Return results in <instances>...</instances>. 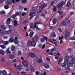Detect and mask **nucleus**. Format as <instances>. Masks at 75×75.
I'll list each match as a JSON object with an SVG mask.
<instances>
[{
  "label": "nucleus",
  "instance_id": "nucleus-55",
  "mask_svg": "<svg viewBox=\"0 0 75 75\" xmlns=\"http://www.w3.org/2000/svg\"><path fill=\"white\" fill-rule=\"evenodd\" d=\"M38 62L40 64L41 63H42V59H39V61Z\"/></svg>",
  "mask_w": 75,
  "mask_h": 75
},
{
  "label": "nucleus",
  "instance_id": "nucleus-5",
  "mask_svg": "<svg viewBox=\"0 0 75 75\" xmlns=\"http://www.w3.org/2000/svg\"><path fill=\"white\" fill-rule=\"evenodd\" d=\"M29 56L30 57L33 58H35V60L37 62H38L40 59L36 57V55L35 54L32 53L29 54Z\"/></svg>",
  "mask_w": 75,
  "mask_h": 75
},
{
  "label": "nucleus",
  "instance_id": "nucleus-44",
  "mask_svg": "<svg viewBox=\"0 0 75 75\" xmlns=\"http://www.w3.org/2000/svg\"><path fill=\"white\" fill-rule=\"evenodd\" d=\"M57 21L56 19H54L53 20V23L54 24H55L56 23H57Z\"/></svg>",
  "mask_w": 75,
  "mask_h": 75
},
{
  "label": "nucleus",
  "instance_id": "nucleus-31",
  "mask_svg": "<svg viewBox=\"0 0 75 75\" xmlns=\"http://www.w3.org/2000/svg\"><path fill=\"white\" fill-rule=\"evenodd\" d=\"M9 42H14V39L13 38H10Z\"/></svg>",
  "mask_w": 75,
  "mask_h": 75
},
{
  "label": "nucleus",
  "instance_id": "nucleus-14",
  "mask_svg": "<svg viewBox=\"0 0 75 75\" xmlns=\"http://www.w3.org/2000/svg\"><path fill=\"white\" fill-rule=\"evenodd\" d=\"M22 64H23L24 66H25V67H28V63L25 61H23Z\"/></svg>",
  "mask_w": 75,
  "mask_h": 75
},
{
  "label": "nucleus",
  "instance_id": "nucleus-1",
  "mask_svg": "<svg viewBox=\"0 0 75 75\" xmlns=\"http://www.w3.org/2000/svg\"><path fill=\"white\" fill-rule=\"evenodd\" d=\"M69 57L68 56H66V58L64 59L65 62H66L67 64V67H73V64H74V62L73 60L71 59L70 60L68 61Z\"/></svg>",
  "mask_w": 75,
  "mask_h": 75
},
{
  "label": "nucleus",
  "instance_id": "nucleus-53",
  "mask_svg": "<svg viewBox=\"0 0 75 75\" xmlns=\"http://www.w3.org/2000/svg\"><path fill=\"white\" fill-rule=\"evenodd\" d=\"M22 2L23 3H27V0H22Z\"/></svg>",
  "mask_w": 75,
  "mask_h": 75
},
{
  "label": "nucleus",
  "instance_id": "nucleus-18",
  "mask_svg": "<svg viewBox=\"0 0 75 75\" xmlns=\"http://www.w3.org/2000/svg\"><path fill=\"white\" fill-rule=\"evenodd\" d=\"M64 38V37L62 36H61H61H59V40H60V44H61L62 43V39H63Z\"/></svg>",
  "mask_w": 75,
  "mask_h": 75
},
{
  "label": "nucleus",
  "instance_id": "nucleus-8",
  "mask_svg": "<svg viewBox=\"0 0 75 75\" xmlns=\"http://www.w3.org/2000/svg\"><path fill=\"white\" fill-rule=\"evenodd\" d=\"M6 30L2 29H0V34H1V35H4V34H6Z\"/></svg>",
  "mask_w": 75,
  "mask_h": 75
},
{
  "label": "nucleus",
  "instance_id": "nucleus-12",
  "mask_svg": "<svg viewBox=\"0 0 75 75\" xmlns=\"http://www.w3.org/2000/svg\"><path fill=\"white\" fill-rule=\"evenodd\" d=\"M59 55H60V54L58 52L56 54L54 55L55 59H58L59 57Z\"/></svg>",
  "mask_w": 75,
  "mask_h": 75
},
{
  "label": "nucleus",
  "instance_id": "nucleus-6",
  "mask_svg": "<svg viewBox=\"0 0 75 75\" xmlns=\"http://www.w3.org/2000/svg\"><path fill=\"white\" fill-rule=\"evenodd\" d=\"M64 4L65 3L64 2H62L59 4L57 6V8H58L59 10H61L62 8L60 7H62L64 5Z\"/></svg>",
  "mask_w": 75,
  "mask_h": 75
},
{
  "label": "nucleus",
  "instance_id": "nucleus-27",
  "mask_svg": "<svg viewBox=\"0 0 75 75\" xmlns=\"http://www.w3.org/2000/svg\"><path fill=\"white\" fill-rule=\"evenodd\" d=\"M2 74L3 75H7L8 74H7V73H6V71H2L1 72Z\"/></svg>",
  "mask_w": 75,
  "mask_h": 75
},
{
  "label": "nucleus",
  "instance_id": "nucleus-3",
  "mask_svg": "<svg viewBox=\"0 0 75 75\" xmlns=\"http://www.w3.org/2000/svg\"><path fill=\"white\" fill-rule=\"evenodd\" d=\"M66 24L67 25L69 26V27H71V25H70V20H69V19L66 18L64 20V21H62L61 23V25H66Z\"/></svg>",
  "mask_w": 75,
  "mask_h": 75
},
{
  "label": "nucleus",
  "instance_id": "nucleus-21",
  "mask_svg": "<svg viewBox=\"0 0 75 75\" xmlns=\"http://www.w3.org/2000/svg\"><path fill=\"white\" fill-rule=\"evenodd\" d=\"M21 65H19L17 66L16 69H18L19 70V71H20V70H21Z\"/></svg>",
  "mask_w": 75,
  "mask_h": 75
},
{
  "label": "nucleus",
  "instance_id": "nucleus-54",
  "mask_svg": "<svg viewBox=\"0 0 75 75\" xmlns=\"http://www.w3.org/2000/svg\"><path fill=\"white\" fill-rule=\"evenodd\" d=\"M14 42H15V44H18V43H19V42H18V40H14Z\"/></svg>",
  "mask_w": 75,
  "mask_h": 75
},
{
  "label": "nucleus",
  "instance_id": "nucleus-62",
  "mask_svg": "<svg viewBox=\"0 0 75 75\" xmlns=\"http://www.w3.org/2000/svg\"><path fill=\"white\" fill-rule=\"evenodd\" d=\"M8 36H4V40H6V39H8Z\"/></svg>",
  "mask_w": 75,
  "mask_h": 75
},
{
  "label": "nucleus",
  "instance_id": "nucleus-56",
  "mask_svg": "<svg viewBox=\"0 0 75 75\" xmlns=\"http://www.w3.org/2000/svg\"><path fill=\"white\" fill-rule=\"evenodd\" d=\"M16 16V14H14V15H13V16H11V18H12L13 19H14L15 18V17Z\"/></svg>",
  "mask_w": 75,
  "mask_h": 75
},
{
  "label": "nucleus",
  "instance_id": "nucleus-25",
  "mask_svg": "<svg viewBox=\"0 0 75 75\" xmlns=\"http://www.w3.org/2000/svg\"><path fill=\"white\" fill-rule=\"evenodd\" d=\"M4 51L3 50H0V54L1 55H4Z\"/></svg>",
  "mask_w": 75,
  "mask_h": 75
},
{
  "label": "nucleus",
  "instance_id": "nucleus-49",
  "mask_svg": "<svg viewBox=\"0 0 75 75\" xmlns=\"http://www.w3.org/2000/svg\"><path fill=\"white\" fill-rule=\"evenodd\" d=\"M69 40H75L74 37H70L69 38Z\"/></svg>",
  "mask_w": 75,
  "mask_h": 75
},
{
  "label": "nucleus",
  "instance_id": "nucleus-13",
  "mask_svg": "<svg viewBox=\"0 0 75 75\" xmlns=\"http://www.w3.org/2000/svg\"><path fill=\"white\" fill-rule=\"evenodd\" d=\"M57 41L54 39H52V43H53L54 44H55V46H57Z\"/></svg>",
  "mask_w": 75,
  "mask_h": 75
},
{
  "label": "nucleus",
  "instance_id": "nucleus-11",
  "mask_svg": "<svg viewBox=\"0 0 75 75\" xmlns=\"http://www.w3.org/2000/svg\"><path fill=\"white\" fill-rule=\"evenodd\" d=\"M42 38L41 39V42H43L44 41H45V39L46 40V41H47V40L48 39V38L47 37H46L44 36H42Z\"/></svg>",
  "mask_w": 75,
  "mask_h": 75
},
{
  "label": "nucleus",
  "instance_id": "nucleus-59",
  "mask_svg": "<svg viewBox=\"0 0 75 75\" xmlns=\"http://www.w3.org/2000/svg\"><path fill=\"white\" fill-rule=\"evenodd\" d=\"M54 7V8L53 9V11H56V10H57V8H56V7L54 6H53Z\"/></svg>",
  "mask_w": 75,
  "mask_h": 75
},
{
  "label": "nucleus",
  "instance_id": "nucleus-45",
  "mask_svg": "<svg viewBox=\"0 0 75 75\" xmlns=\"http://www.w3.org/2000/svg\"><path fill=\"white\" fill-rule=\"evenodd\" d=\"M26 13H27L25 12H23L21 13V14L22 16H24Z\"/></svg>",
  "mask_w": 75,
  "mask_h": 75
},
{
  "label": "nucleus",
  "instance_id": "nucleus-29",
  "mask_svg": "<svg viewBox=\"0 0 75 75\" xmlns=\"http://www.w3.org/2000/svg\"><path fill=\"white\" fill-rule=\"evenodd\" d=\"M34 33L33 32V31H31L30 32L29 34V36L30 37H32L33 35L34 34Z\"/></svg>",
  "mask_w": 75,
  "mask_h": 75
},
{
  "label": "nucleus",
  "instance_id": "nucleus-47",
  "mask_svg": "<svg viewBox=\"0 0 75 75\" xmlns=\"http://www.w3.org/2000/svg\"><path fill=\"white\" fill-rule=\"evenodd\" d=\"M39 24H40V21H37L35 23V25H38Z\"/></svg>",
  "mask_w": 75,
  "mask_h": 75
},
{
  "label": "nucleus",
  "instance_id": "nucleus-40",
  "mask_svg": "<svg viewBox=\"0 0 75 75\" xmlns=\"http://www.w3.org/2000/svg\"><path fill=\"white\" fill-rule=\"evenodd\" d=\"M52 37H56V35L55 34V32H53L52 34Z\"/></svg>",
  "mask_w": 75,
  "mask_h": 75
},
{
  "label": "nucleus",
  "instance_id": "nucleus-37",
  "mask_svg": "<svg viewBox=\"0 0 75 75\" xmlns=\"http://www.w3.org/2000/svg\"><path fill=\"white\" fill-rule=\"evenodd\" d=\"M70 67L67 66V67H66L65 68V70H67V71H68L69 70H70V68H69Z\"/></svg>",
  "mask_w": 75,
  "mask_h": 75
},
{
  "label": "nucleus",
  "instance_id": "nucleus-46",
  "mask_svg": "<svg viewBox=\"0 0 75 75\" xmlns=\"http://www.w3.org/2000/svg\"><path fill=\"white\" fill-rule=\"evenodd\" d=\"M40 71H37L36 72H35V74L36 75H40Z\"/></svg>",
  "mask_w": 75,
  "mask_h": 75
},
{
  "label": "nucleus",
  "instance_id": "nucleus-34",
  "mask_svg": "<svg viewBox=\"0 0 75 75\" xmlns=\"http://www.w3.org/2000/svg\"><path fill=\"white\" fill-rule=\"evenodd\" d=\"M0 47L2 49H4V48H6V46H5V45H0Z\"/></svg>",
  "mask_w": 75,
  "mask_h": 75
},
{
  "label": "nucleus",
  "instance_id": "nucleus-41",
  "mask_svg": "<svg viewBox=\"0 0 75 75\" xmlns=\"http://www.w3.org/2000/svg\"><path fill=\"white\" fill-rule=\"evenodd\" d=\"M35 28L36 30H39V28H38V27L37 25H35L33 27V28Z\"/></svg>",
  "mask_w": 75,
  "mask_h": 75
},
{
  "label": "nucleus",
  "instance_id": "nucleus-30",
  "mask_svg": "<svg viewBox=\"0 0 75 75\" xmlns=\"http://www.w3.org/2000/svg\"><path fill=\"white\" fill-rule=\"evenodd\" d=\"M21 15V13L20 12H18L16 13V14H15L16 16H20V15Z\"/></svg>",
  "mask_w": 75,
  "mask_h": 75
},
{
  "label": "nucleus",
  "instance_id": "nucleus-22",
  "mask_svg": "<svg viewBox=\"0 0 75 75\" xmlns=\"http://www.w3.org/2000/svg\"><path fill=\"white\" fill-rule=\"evenodd\" d=\"M10 20H11L10 18H8L7 20H6V23L7 24H8V25H9V24H10Z\"/></svg>",
  "mask_w": 75,
  "mask_h": 75
},
{
  "label": "nucleus",
  "instance_id": "nucleus-38",
  "mask_svg": "<svg viewBox=\"0 0 75 75\" xmlns=\"http://www.w3.org/2000/svg\"><path fill=\"white\" fill-rule=\"evenodd\" d=\"M10 43V42L8 41H6L4 42V44L5 45H7Z\"/></svg>",
  "mask_w": 75,
  "mask_h": 75
},
{
  "label": "nucleus",
  "instance_id": "nucleus-43",
  "mask_svg": "<svg viewBox=\"0 0 75 75\" xmlns=\"http://www.w3.org/2000/svg\"><path fill=\"white\" fill-rule=\"evenodd\" d=\"M31 71L32 72H34V71H35V70H34V68L33 67H31Z\"/></svg>",
  "mask_w": 75,
  "mask_h": 75
},
{
  "label": "nucleus",
  "instance_id": "nucleus-64",
  "mask_svg": "<svg viewBox=\"0 0 75 75\" xmlns=\"http://www.w3.org/2000/svg\"><path fill=\"white\" fill-rule=\"evenodd\" d=\"M0 44H2V43H4V42L2 40H0Z\"/></svg>",
  "mask_w": 75,
  "mask_h": 75
},
{
  "label": "nucleus",
  "instance_id": "nucleus-48",
  "mask_svg": "<svg viewBox=\"0 0 75 75\" xmlns=\"http://www.w3.org/2000/svg\"><path fill=\"white\" fill-rule=\"evenodd\" d=\"M1 28H2V29H6V28L4 27V25H2L0 26Z\"/></svg>",
  "mask_w": 75,
  "mask_h": 75
},
{
  "label": "nucleus",
  "instance_id": "nucleus-28",
  "mask_svg": "<svg viewBox=\"0 0 75 75\" xmlns=\"http://www.w3.org/2000/svg\"><path fill=\"white\" fill-rule=\"evenodd\" d=\"M9 57L11 59H13L14 58V56L12 54H10L9 55Z\"/></svg>",
  "mask_w": 75,
  "mask_h": 75
},
{
  "label": "nucleus",
  "instance_id": "nucleus-26",
  "mask_svg": "<svg viewBox=\"0 0 75 75\" xmlns=\"http://www.w3.org/2000/svg\"><path fill=\"white\" fill-rule=\"evenodd\" d=\"M39 47H40L41 48H42V49H44V48L45 47V45L44 44L42 46V45H39Z\"/></svg>",
  "mask_w": 75,
  "mask_h": 75
},
{
  "label": "nucleus",
  "instance_id": "nucleus-60",
  "mask_svg": "<svg viewBox=\"0 0 75 75\" xmlns=\"http://www.w3.org/2000/svg\"><path fill=\"white\" fill-rule=\"evenodd\" d=\"M58 30L60 32V33H61L62 32V30H61V29L60 28H58Z\"/></svg>",
  "mask_w": 75,
  "mask_h": 75
},
{
  "label": "nucleus",
  "instance_id": "nucleus-61",
  "mask_svg": "<svg viewBox=\"0 0 75 75\" xmlns=\"http://www.w3.org/2000/svg\"><path fill=\"white\" fill-rule=\"evenodd\" d=\"M18 54L19 55H22V53L20 51H18Z\"/></svg>",
  "mask_w": 75,
  "mask_h": 75
},
{
  "label": "nucleus",
  "instance_id": "nucleus-42",
  "mask_svg": "<svg viewBox=\"0 0 75 75\" xmlns=\"http://www.w3.org/2000/svg\"><path fill=\"white\" fill-rule=\"evenodd\" d=\"M30 28H34V25H33V23H30Z\"/></svg>",
  "mask_w": 75,
  "mask_h": 75
},
{
  "label": "nucleus",
  "instance_id": "nucleus-9",
  "mask_svg": "<svg viewBox=\"0 0 75 75\" xmlns=\"http://www.w3.org/2000/svg\"><path fill=\"white\" fill-rule=\"evenodd\" d=\"M26 46L28 47H31V41L30 40H28V42L26 44Z\"/></svg>",
  "mask_w": 75,
  "mask_h": 75
},
{
  "label": "nucleus",
  "instance_id": "nucleus-39",
  "mask_svg": "<svg viewBox=\"0 0 75 75\" xmlns=\"http://www.w3.org/2000/svg\"><path fill=\"white\" fill-rule=\"evenodd\" d=\"M15 48V46L14 45H13L11 46V50L12 51H14Z\"/></svg>",
  "mask_w": 75,
  "mask_h": 75
},
{
  "label": "nucleus",
  "instance_id": "nucleus-16",
  "mask_svg": "<svg viewBox=\"0 0 75 75\" xmlns=\"http://www.w3.org/2000/svg\"><path fill=\"white\" fill-rule=\"evenodd\" d=\"M69 32H67L65 35H64L65 37L66 38H67L69 37Z\"/></svg>",
  "mask_w": 75,
  "mask_h": 75
},
{
  "label": "nucleus",
  "instance_id": "nucleus-57",
  "mask_svg": "<svg viewBox=\"0 0 75 75\" xmlns=\"http://www.w3.org/2000/svg\"><path fill=\"white\" fill-rule=\"evenodd\" d=\"M8 6V5H5L4 6V8L5 9H7L8 8H9Z\"/></svg>",
  "mask_w": 75,
  "mask_h": 75
},
{
  "label": "nucleus",
  "instance_id": "nucleus-7",
  "mask_svg": "<svg viewBox=\"0 0 75 75\" xmlns=\"http://www.w3.org/2000/svg\"><path fill=\"white\" fill-rule=\"evenodd\" d=\"M36 15V13L34 12H31L30 14H29V16H31L30 18H29V20H31V19H33V17L34 16H35Z\"/></svg>",
  "mask_w": 75,
  "mask_h": 75
},
{
  "label": "nucleus",
  "instance_id": "nucleus-50",
  "mask_svg": "<svg viewBox=\"0 0 75 75\" xmlns=\"http://www.w3.org/2000/svg\"><path fill=\"white\" fill-rule=\"evenodd\" d=\"M42 8H41L38 9L37 11V13H38L41 12V10H42Z\"/></svg>",
  "mask_w": 75,
  "mask_h": 75
},
{
  "label": "nucleus",
  "instance_id": "nucleus-20",
  "mask_svg": "<svg viewBox=\"0 0 75 75\" xmlns=\"http://www.w3.org/2000/svg\"><path fill=\"white\" fill-rule=\"evenodd\" d=\"M44 66L45 68H46L47 69L49 68V64H44Z\"/></svg>",
  "mask_w": 75,
  "mask_h": 75
},
{
  "label": "nucleus",
  "instance_id": "nucleus-2",
  "mask_svg": "<svg viewBox=\"0 0 75 75\" xmlns=\"http://www.w3.org/2000/svg\"><path fill=\"white\" fill-rule=\"evenodd\" d=\"M20 0H1L0 2L3 3H5L8 5H11L12 3H15L16 1H19Z\"/></svg>",
  "mask_w": 75,
  "mask_h": 75
},
{
  "label": "nucleus",
  "instance_id": "nucleus-19",
  "mask_svg": "<svg viewBox=\"0 0 75 75\" xmlns=\"http://www.w3.org/2000/svg\"><path fill=\"white\" fill-rule=\"evenodd\" d=\"M66 65H67V62H64L61 64V66L62 67H65Z\"/></svg>",
  "mask_w": 75,
  "mask_h": 75
},
{
  "label": "nucleus",
  "instance_id": "nucleus-36",
  "mask_svg": "<svg viewBox=\"0 0 75 75\" xmlns=\"http://www.w3.org/2000/svg\"><path fill=\"white\" fill-rule=\"evenodd\" d=\"M6 34H10L11 33V30H9L8 31H6Z\"/></svg>",
  "mask_w": 75,
  "mask_h": 75
},
{
  "label": "nucleus",
  "instance_id": "nucleus-15",
  "mask_svg": "<svg viewBox=\"0 0 75 75\" xmlns=\"http://www.w3.org/2000/svg\"><path fill=\"white\" fill-rule=\"evenodd\" d=\"M36 45V42L35 41H31V47H35Z\"/></svg>",
  "mask_w": 75,
  "mask_h": 75
},
{
  "label": "nucleus",
  "instance_id": "nucleus-24",
  "mask_svg": "<svg viewBox=\"0 0 75 75\" xmlns=\"http://www.w3.org/2000/svg\"><path fill=\"white\" fill-rule=\"evenodd\" d=\"M43 4H42L41 6V8H44V7H46L47 6V4H45V3H42Z\"/></svg>",
  "mask_w": 75,
  "mask_h": 75
},
{
  "label": "nucleus",
  "instance_id": "nucleus-17",
  "mask_svg": "<svg viewBox=\"0 0 75 75\" xmlns=\"http://www.w3.org/2000/svg\"><path fill=\"white\" fill-rule=\"evenodd\" d=\"M69 58H70L71 60L74 61H75V57H74V56L71 55L69 57Z\"/></svg>",
  "mask_w": 75,
  "mask_h": 75
},
{
  "label": "nucleus",
  "instance_id": "nucleus-35",
  "mask_svg": "<svg viewBox=\"0 0 75 75\" xmlns=\"http://www.w3.org/2000/svg\"><path fill=\"white\" fill-rule=\"evenodd\" d=\"M38 8L36 6L35 7H33L32 8V11H35L36 10H37Z\"/></svg>",
  "mask_w": 75,
  "mask_h": 75
},
{
  "label": "nucleus",
  "instance_id": "nucleus-52",
  "mask_svg": "<svg viewBox=\"0 0 75 75\" xmlns=\"http://www.w3.org/2000/svg\"><path fill=\"white\" fill-rule=\"evenodd\" d=\"M58 13H59L60 15H62V11H59L58 12Z\"/></svg>",
  "mask_w": 75,
  "mask_h": 75
},
{
  "label": "nucleus",
  "instance_id": "nucleus-33",
  "mask_svg": "<svg viewBox=\"0 0 75 75\" xmlns=\"http://www.w3.org/2000/svg\"><path fill=\"white\" fill-rule=\"evenodd\" d=\"M9 48H8L6 51V52L7 54H11V52L9 51Z\"/></svg>",
  "mask_w": 75,
  "mask_h": 75
},
{
  "label": "nucleus",
  "instance_id": "nucleus-10",
  "mask_svg": "<svg viewBox=\"0 0 75 75\" xmlns=\"http://www.w3.org/2000/svg\"><path fill=\"white\" fill-rule=\"evenodd\" d=\"M23 25H28V20H26L23 21L22 23Z\"/></svg>",
  "mask_w": 75,
  "mask_h": 75
},
{
  "label": "nucleus",
  "instance_id": "nucleus-4",
  "mask_svg": "<svg viewBox=\"0 0 75 75\" xmlns=\"http://www.w3.org/2000/svg\"><path fill=\"white\" fill-rule=\"evenodd\" d=\"M56 51V48H54L53 49H50V50H49V49H48L47 50V53L50 55H53L54 54V51Z\"/></svg>",
  "mask_w": 75,
  "mask_h": 75
},
{
  "label": "nucleus",
  "instance_id": "nucleus-51",
  "mask_svg": "<svg viewBox=\"0 0 75 75\" xmlns=\"http://www.w3.org/2000/svg\"><path fill=\"white\" fill-rule=\"evenodd\" d=\"M21 73L22 75H26V73L24 71H22Z\"/></svg>",
  "mask_w": 75,
  "mask_h": 75
},
{
  "label": "nucleus",
  "instance_id": "nucleus-23",
  "mask_svg": "<svg viewBox=\"0 0 75 75\" xmlns=\"http://www.w3.org/2000/svg\"><path fill=\"white\" fill-rule=\"evenodd\" d=\"M71 4L70 3V2L68 1L67 2V4L66 5V6L68 7H71Z\"/></svg>",
  "mask_w": 75,
  "mask_h": 75
},
{
  "label": "nucleus",
  "instance_id": "nucleus-32",
  "mask_svg": "<svg viewBox=\"0 0 75 75\" xmlns=\"http://www.w3.org/2000/svg\"><path fill=\"white\" fill-rule=\"evenodd\" d=\"M14 26L15 27L17 26V25H18V24L17 23V21H14Z\"/></svg>",
  "mask_w": 75,
  "mask_h": 75
},
{
  "label": "nucleus",
  "instance_id": "nucleus-63",
  "mask_svg": "<svg viewBox=\"0 0 75 75\" xmlns=\"http://www.w3.org/2000/svg\"><path fill=\"white\" fill-rule=\"evenodd\" d=\"M35 38H36L35 39V41H38V37L37 36L36 37H35Z\"/></svg>",
  "mask_w": 75,
  "mask_h": 75
},
{
  "label": "nucleus",
  "instance_id": "nucleus-58",
  "mask_svg": "<svg viewBox=\"0 0 75 75\" xmlns=\"http://www.w3.org/2000/svg\"><path fill=\"white\" fill-rule=\"evenodd\" d=\"M1 14H5L6 12H5V11H3L1 12Z\"/></svg>",
  "mask_w": 75,
  "mask_h": 75
}]
</instances>
